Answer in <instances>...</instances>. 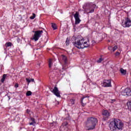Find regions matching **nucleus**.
I'll return each instance as SVG.
<instances>
[{
	"mask_svg": "<svg viewBox=\"0 0 131 131\" xmlns=\"http://www.w3.org/2000/svg\"><path fill=\"white\" fill-rule=\"evenodd\" d=\"M109 127L112 131L117 130V129L120 130L123 127V123L119 119H113L109 125Z\"/></svg>",
	"mask_w": 131,
	"mask_h": 131,
	"instance_id": "1",
	"label": "nucleus"
},
{
	"mask_svg": "<svg viewBox=\"0 0 131 131\" xmlns=\"http://www.w3.org/2000/svg\"><path fill=\"white\" fill-rule=\"evenodd\" d=\"M98 122V120L95 117H91L89 118L86 122L85 128L87 130L95 129L96 123Z\"/></svg>",
	"mask_w": 131,
	"mask_h": 131,
	"instance_id": "2",
	"label": "nucleus"
},
{
	"mask_svg": "<svg viewBox=\"0 0 131 131\" xmlns=\"http://www.w3.org/2000/svg\"><path fill=\"white\" fill-rule=\"evenodd\" d=\"M73 45L78 49H84V48H89L91 46L89 41H84V39L76 40L73 42Z\"/></svg>",
	"mask_w": 131,
	"mask_h": 131,
	"instance_id": "3",
	"label": "nucleus"
},
{
	"mask_svg": "<svg viewBox=\"0 0 131 131\" xmlns=\"http://www.w3.org/2000/svg\"><path fill=\"white\" fill-rule=\"evenodd\" d=\"M95 8H96V5L93 3H85L83 6V9L88 14L94 13L95 12Z\"/></svg>",
	"mask_w": 131,
	"mask_h": 131,
	"instance_id": "4",
	"label": "nucleus"
},
{
	"mask_svg": "<svg viewBox=\"0 0 131 131\" xmlns=\"http://www.w3.org/2000/svg\"><path fill=\"white\" fill-rule=\"evenodd\" d=\"M34 34L31 39H33L35 41H37L39 38L41 37L42 33H43V31L42 30H37L33 31Z\"/></svg>",
	"mask_w": 131,
	"mask_h": 131,
	"instance_id": "5",
	"label": "nucleus"
},
{
	"mask_svg": "<svg viewBox=\"0 0 131 131\" xmlns=\"http://www.w3.org/2000/svg\"><path fill=\"white\" fill-rule=\"evenodd\" d=\"M122 26L125 28L130 27V26H131L130 19L128 18V17H126L125 20H123L122 22Z\"/></svg>",
	"mask_w": 131,
	"mask_h": 131,
	"instance_id": "6",
	"label": "nucleus"
},
{
	"mask_svg": "<svg viewBox=\"0 0 131 131\" xmlns=\"http://www.w3.org/2000/svg\"><path fill=\"white\" fill-rule=\"evenodd\" d=\"M50 90L52 93L56 96V97L61 98V95H60V91H59V90H58V88H57V86H55L54 89H53V88H50Z\"/></svg>",
	"mask_w": 131,
	"mask_h": 131,
	"instance_id": "7",
	"label": "nucleus"
},
{
	"mask_svg": "<svg viewBox=\"0 0 131 131\" xmlns=\"http://www.w3.org/2000/svg\"><path fill=\"white\" fill-rule=\"evenodd\" d=\"M102 86L104 88H111V80H104L102 82Z\"/></svg>",
	"mask_w": 131,
	"mask_h": 131,
	"instance_id": "8",
	"label": "nucleus"
},
{
	"mask_svg": "<svg viewBox=\"0 0 131 131\" xmlns=\"http://www.w3.org/2000/svg\"><path fill=\"white\" fill-rule=\"evenodd\" d=\"M74 17L75 18V24L77 25L79 24L80 23V21L81 20H80V18H79V12H76V13L74 15Z\"/></svg>",
	"mask_w": 131,
	"mask_h": 131,
	"instance_id": "9",
	"label": "nucleus"
},
{
	"mask_svg": "<svg viewBox=\"0 0 131 131\" xmlns=\"http://www.w3.org/2000/svg\"><path fill=\"white\" fill-rule=\"evenodd\" d=\"M121 95L122 96H131L130 89L126 88L125 90H124L123 92H122Z\"/></svg>",
	"mask_w": 131,
	"mask_h": 131,
	"instance_id": "10",
	"label": "nucleus"
},
{
	"mask_svg": "<svg viewBox=\"0 0 131 131\" xmlns=\"http://www.w3.org/2000/svg\"><path fill=\"white\" fill-rule=\"evenodd\" d=\"M102 116L104 120H106L110 116V113L107 110H104L102 111Z\"/></svg>",
	"mask_w": 131,
	"mask_h": 131,
	"instance_id": "11",
	"label": "nucleus"
},
{
	"mask_svg": "<svg viewBox=\"0 0 131 131\" xmlns=\"http://www.w3.org/2000/svg\"><path fill=\"white\" fill-rule=\"evenodd\" d=\"M62 61L64 62V64H67L68 61L67 57L65 55H61Z\"/></svg>",
	"mask_w": 131,
	"mask_h": 131,
	"instance_id": "12",
	"label": "nucleus"
},
{
	"mask_svg": "<svg viewBox=\"0 0 131 131\" xmlns=\"http://www.w3.org/2000/svg\"><path fill=\"white\" fill-rule=\"evenodd\" d=\"M120 71L123 75H125L126 74V71L124 70L123 69H120Z\"/></svg>",
	"mask_w": 131,
	"mask_h": 131,
	"instance_id": "13",
	"label": "nucleus"
},
{
	"mask_svg": "<svg viewBox=\"0 0 131 131\" xmlns=\"http://www.w3.org/2000/svg\"><path fill=\"white\" fill-rule=\"evenodd\" d=\"M6 77H7V74H4L3 76V78L1 79V82H2V83H4V82H5V80Z\"/></svg>",
	"mask_w": 131,
	"mask_h": 131,
	"instance_id": "14",
	"label": "nucleus"
},
{
	"mask_svg": "<svg viewBox=\"0 0 131 131\" xmlns=\"http://www.w3.org/2000/svg\"><path fill=\"white\" fill-rule=\"evenodd\" d=\"M52 65H53V60L51 59H50L49 61V68H52Z\"/></svg>",
	"mask_w": 131,
	"mask_h": 131,
	"instance_id": "15",
	"label": "nucleus"
},
{
	"mask_svg": "<svg viewBox=\"0 0 131 131\" xmlns=\"http://www.w3.org/2000/svg\"><path fill=\"white\" fill-rule=\"evenodd\" d=\"M12 45L13 44L11 42H6L5 44V47H6V48H8V47H12Z\"/></svg>",
	"mask_w": 131,
	"mask_h": 131,
	"instance_id": "16",
	"label": "nucleus"
},
{
	"mask_svg": "<svg viewBox=\"0 0 131 131\" xmlns=\"http://www.w3.org/2000/svg\"><path fill=\"white\" fill-rule=\"evenodd\" d=\"M26 80H27V82H28L29 83L31 82H34V79H29V78H26Z\"/></svg>",
	"mask_w": 131,
	"mask_h": 131,
	"instance_id": "17",
	"label": "nucleus"
},
{
	"mask_svg": "<svg viewBox=\"0 0 131 131\" xmlns=\"http://www.w3.org/2000/svg\"><path fill=\"white\" fill-rule=\"evenodd\" d=\"M52 27L54 30H56V29H57V26L55 24H52Z\"/></svg>",
	"mask_w": 131,
	"mask_h": 131,
	"instance_id": "18",
	"label": "nucleus"
},
{
	"mask_svg": "<svg viewBox=\"0 0 131 131\" xmlns=\"http://www.w3.org/2000/svg\"><path fill=\"white\" fill-rule=\"evenodd\" d=\"M85 97H83L82 98V100H81V103H82V106H84L85 105V104H86V102H84L83 103V100H84Z\"/></svg>",
	"mask_w": 131,
	"mask_h": 131,
	"instance_id": "19",
	"label": "nucleus"
},
{
	"mask_svg": "<svg viewBox=\"0 0 131 131\" xmlns=\"http://www.w3.org/2000/svg\"><path fill=\"white\" fill-rule=\"evenodd\" d=\"M27 96H31L32 95V92L31 91H28L26 93Z\"/></svg>",
	"mask_w": 131,
	"mask_h": 131,
	"instance_id": "20",
	"label": "nucleus"
},
{
	"mask_svg": "<svg viewBox=\"0 0 131 131\" xmlns=\"http://www.w3.org/2000/svg\"><path fill=\"white\" fill-rule=\"evenodd\" d=\"M34 18H35V14L33 13V16H31L30 17V18L32 20H33V19H34Z\"/></svg>",
	"mask_w": 131,
	"mask_h": 131,
	"instance_id": "21",
	"label": "nucleus"
},
{
	"mask_svg": "<svg viewBox=\"0 0 131 131\" xmlns=\"http://www.w3.org/2000/svg\"><path fill=\"white\" fill-rule=\"evenodd\" d=\"M68 125V123L67 122H64L62 124V125L63 126H67Z\"/></svg>",
	"mask_w": 131,
	"mask_h": 131,
	"instance_id": "22",
	"label": "nucleus"
},
{
	"mask_svg": "<svg viewBox=\"0 0 131 131\" xmlns=\"http://www.w3.org/2000/svg\"><path fill=\"white\" fill-rule=\"evenodd\" d=\"M74 99H71L70 100V103H71L72 105H74Z\"/></svg>",
	"mask_w": 131,
	"mask_h": 131,
	"instance_id": "23",
	"label": "nucleus"
},
{
	"mask_svg": "<svg viewBox=\"0 0 131 131\" xmlns=\"http://www.w3.org/2000/svg\"><path fill=\"white\" fill-rule=\"evenodd\" d=\"M103 61V59L102 58H99V60L97 61V63H101Z\"/></svg>",
	"mask_w": 131,
	"mask_h": 131,
	"instance_id": "24",
	"label": "nucleus"
},
{
	"mask_svg": "<svg viewBox=\"0 0 131 131\" xmlns=\"http://www.w3.org/2000/svg\"><path fill=\"white\" fill-rule=\"evenodd\" d=\"M117 50V46H115L113 48V52H115V50Z\"/></svg>",
	"mask_w": 131,
	"mask_h": 131,
	"instance_id": "25",
	"label": "nucleus"
},
{
	"mask_svg": "<svg viewBox=\"0 0 131 131\" xmlns=\"http://www.w3.org/2000/svg\"><path fill=\"white\" fill-rule=\"evenodd\" d=\"M66 43L67 46H68L69 45V40H68V39H67Z\"/></svg>",
	"mask_w": 131,
	"mask_h": 131,
	"instance_id": "26",
	"label": "nucleus"
},
{
	"mask_svg": "<svg viewBox=\"0 0 131 131\" xmlns=\"http://www.w3.org/2000/svg\"><path fill=\"white\" fill-rule=\"evenodd\" d=\"M19 86V84L18 83H16L15 84V88H18Z\"/></svg>",
	"mask_w": 131,
	"mask_h": 131,
	"instance_id": "27",
	"label": "nucleus"
},
{
	"mask_svg": "<svg viewBox=\"0 0 131 131\" xmlns=\"http://www.w3.org/2000/svg\"><path fill=\"white\" fill-rule=\"evenodd\" d=\"M119 52H117L116 53V56H119Z\"/></svg>",
	"mask_w": 131,
	"mask_h": 131,
	"instance_id": "28",
	"label": "nucleus"
},
{
	"mask_svg": "<svg viewBox=\"0 0 131 131\" xmlns=\"http://www.w3.org/2000/svg\"><path fill=\"white\" fill-rule=\"evenodd\" d=\"M32 121H33V122L34 123H35V120H34V118H32Z\"/></svg>",
	"mask_w": 131,
	"mask_h": 131,
	"instance_id": "29",
	"label": "nucleus"
},
{
	"mask_svg": "<svg viewBox=\"0 0 131 131\" xmlns=\"http://www.w3.org/2000/svg\"><path fill=\"white\" fill-rule=\"evenodd\" d=\"M27 113H29V112H30V110H27Z\"/></svg>",
	"mask_w": 131,
	"mask_h": 131,
	"instance_id": "30",
	"label": "nucleus"
},
{
	"mask_svg": "<svg viewBox=\"0 0 131 131\" xmlns=\"http://www.w3.org/2000/svg\"><path fill=\"white\" fill-rule=\"evenodd\" d=\"M33 125V122L30 123V125Z\"/></svg>",
	"mask_w": 131,
	"mask_h": 131,
	"instance_id": "31",
	"label": "nucleus"
},
{
	"mask_svg": "<svg viewBox=\"0 0 131 131\" xmlns=\"http://www.w3.org/2000/svg\"><path fill=\"white\" fill-rule=\"evenodd\" d=\"M19 40H20V39L17 38V41H19Z\"/></svg>",
	"mask_w": 131,
	"mask_h": 131,
	"instance_id": "32",
	"label": "nucleus"
},
{
	"mask_svg": "<svg viewBox=\"0 0 131 131\" xmlns=\"http://www.w3.org/2000/svg\"><path fill=\"white\" fill-rule=\"evenodd\" d=\"M67 119H69V118H67Z\"/></svg>",
	"mask_w": 131,
	"mask_h": 131,
	"instance_id": "33",
	"label": "nucleus"
},
{
	"mask_svg": "<svg viewBox=\"0 0 131 131\" xmlns=\"http://www.w3.org/2000/svg\"><path fill=\"white\" fill-rule=\"evenodd\" d=\"M87 100H89V99H88V98H87Z\"/></svg>",
	"mask_w": 131,
	"mask_h": 131,
	"instance_id": "34",
	"label": "nucleus"
}]
</instances>
